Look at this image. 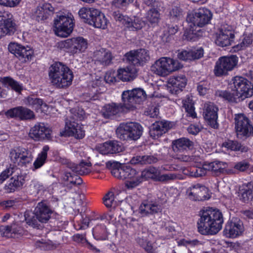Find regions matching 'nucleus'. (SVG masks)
Masks as SVG:
<instances>
[{"mask_svg":"<svg viewBox=\"0 0 253 253\" xmlns=\"http://www.w3.org/2000/svg\"><path fill=\"white\" fill-rule=\"evenodd\" d=\"M48 76L53 84L59 88L70 86L74 78L70 69L65 64L59 61L54 62L50 66Z\"/></svg>","mask_w":253,"mask_h":253,"instance_id":"20e7f679","label":"nucleus"},{"mask_svg":"<svg viewBox=\"0 0 253 253\" xmlns=\"http://www.w3.org/2000/svg\"><path fill=\"white\" fill-rule=\"evenodd\" d=\"M97 150L103 155L117 154L122 152L124 147L118 141H108L96 146Z\"/></svg>","mask_w":253,"mask_h":253,"instance_id":"5701e85b","label":"nucleus"},{"mask_svg":"<svg viewBox=\"0 0 253 253\" xmlns=\"http://www.w3.org/2000/svg\"><path fill=\"white\" fill-rule=\"evenodd\" d=\"M187 82V80L184 75L173 76L168 80V87L171 93L176 94L183 90Z\"/></svg>","mask_w":253,"mask_h":253,"instance_id":"b1692460","label":"nucleus"},{"mask_svg":"<svg viewBox=\"0 0 253 253\" xmlns=\"http://www.w3.org/2000/svg\"><path fill=\"white\" fill-rule=\"evenodd\" d=\"M126 109L125 106L123 103L112 102L105 104L102 108L101 113L104 118L112 119L124 112Z\"/></svg>","mask_w":253,"mask_h":253,"instance_id":"aec40b11","label":"nucleus"},{"mask_svg":"<svg viewBox=\"0 0 253 253\" xmlns=\"http://www.w3.org/2000/svg\"><path fill=\"white\" fill-rule=\"evenodd\" d=\"M239 196L244 203H248L253 199V181L244 183L239 187Z\"/></svg>","mask_w":253,"mask_h":253,"instance_id":"2f4dec72","label":"nucleus"},{"mask_svg":"<svg viewBox=\"0 0 253 253\" xmlns=\"http://www.w3.org/2000/svg\"><path fill=\"white\" fill-rule=\"evenodd\" d=\"M231 91L217 90L215 95L230 102L238 103L253 95V84L246 78L235 76L229 84Z\"/></svg>","mask_w":253,"mask_h":253,"instance_id":"f257e3e1","label":"nucleus"},{"mask_svg":"<svg viewBox=\"0 0 253 253\" xmlns=\"http://www.w3.org/2000/svg\"><path fill=\"white\" fill-rule=\"evenodd\" d=\"M187 193L193 201H203L209 198L207 188L200 184L192 185L187 189Z\"/></svg>","mask_w":253,"mask_h":253,"instance_id":"4be33fe9","label":"nucleus"},{"mask_svg":"<svg viewBox=\"0 0 253 253\" xmlns=\"http://www.w3.org/2000/svg\"><path fill=\"white\" fill-rule=\"evenodd\" d=\"M80 17L84 22L96 28L105 29L108 20L99 10L93 7H82L79 11Z\"/></svg>","mask_w":253,"mask_h":253,"instance_id":"423d86ee","label":"nucleus"},{"mask_svg":"<svg viewBox=\"0 0 253 253\" xmlns=\"http://www.w3.org/2000/svg\"><path fill=\"white\" fill-rule=\"evenodd\" d=\"M129 64L139 66H143L150 59L148 50L145 48H138L136 51H130L125 54Z\"/></svg>","mask_w":253,"mask_h":253,"instance_id":"a211bd4d","label":"nucleus"},{"mask_svg":"<svg viewBox=\"0 0 253 253\" xmlns=\"http://www.w3.org/2000/svg\"><path fill=\"white\" fill-rule=\"evenodd\" d=\"M113 56L112 53L110 51L104 52L103 55L99 58H97V60L104 66H108L112 63Z\"/></svg>","mask_w":253,"mask_h":253,"instance_id":"5fc2aeb1","label":"nucleus"},{"mask_svg":"<svg viewBox=\"0 0 253 253\" xmlns=\"http://www.w3.org/2000/svg\"><path fill=\"white\" fill-rule=\"evenodd\" d=\"M25 102L37 112L46 113L48 109V105L41 98L28 96L26 98Z\"/></svg>","mask_w":253,"mask_h":253,"instance_id":"7c9ffc66","label":"nucleus"},{"mask_svg":"<svg viewBox=\"0 0 253 253\" xmlns=\"http://www.w3.org/2000/svg\"><path fill=\"white\" fill-rule=\"evenodd\" d=\"M9 157L14 163H18L19 166H26L31 163L33 156L30 151L27 148L18 146L11 149Z\"/></svg>","mask_w":253,"mask_h":253,"instance_id":"ddd939ff","label":"nucleus"},{"mask_svg":"<svg viewBox=\"0 0 253 253\" xmlns=\"http://www.w3.org/2000/svg\"><path fill=\"white\" fill-rule=\"evenodd\" d=\"M210 89L207 82H200L197 85V90L200 95H205Z\"/></svg>","mask_w":253,"mask_h":253,"instance_id":"bf43d9fd","label":"nucleus"},{"mask_svg":"<svg viewBox=\"0 0 253 253\" xmlns=\"http://www.w3.org/2000/svg\"><path fill=\"white\" fill-rule=\"evenodd\" d=\"M11 13L0 14V38L5 35H12L17 30V25L12 19Z\"/></svg>","mask_w":253,"mask_h":253,"instance_id":"6ab92c4d","label":"nucleus"},{"mask_svg":"<svg viewBox=\"0 0 253 253\" xmlns=\"http://www.w3.org/2000/svg\"><path fill=\"white\" fill-rule=\"evenodd\" d=\"M177 27L172 26L169 27L167 33H164L162 37L164 42H169L173 40L172 35L177 32Z\"/></svg>","mask_w":253,"mask_h":253,"instance_id":"864d4df0","label":"nucleus"},{"mask_svg":"<svg viewBox=\"0 0 253 253\" xmlns=\"http://www.w3.org/2000/svg\"><path fill=\"white\" fill-rule=\"evenodd\" d=\"M106 167L111 170L112 175L115 177L119 179H126L125 184L126 188L132 189L137 186H133V185L131 184V183L135 182L140 177L139 171L135 169L116 162H108L106 163Z\"/></svg>","mask_w":253,"mask_h":253,"instance_id":"39448f33","label":"nucleus"},{"mask_svg":"<svg viewBox=\"0 0 253 253\" xmlns=\"http://www.w3.org/2000/svg\"><path fill=\"white\" fill-rule=\"evenodd\" d=\"M200 218L197 222L199 232L202 235H214L222 228L223 217L218 209L208 208L201 211Z\"/></svg>","mask_w":253,"mask_h":253,"instance_id":"f03ea898","label":"nucleus"},{"mask_svg":"<svg viewBox=\"0 0 253 253\" xmlns=\"http://www.w3.org/2000/svg\"><path fill=\"white\" fill-rule=\"evenodd\" d=\"M127 20L126 27L132 31L141 29L145 25V22L138 17H128Z\"/></svg>","mask_w":253,"mask_h":253,"instance_id":"a19ab883","label":"nucleus"},{"mask_svg":"<svg viewBox=\"0 0 253 253\" xmlns=\"http://www.w3.org/2000/svg\"><path fill=\"white\" fill-rule=\"evenodd\" d=\"M26 176L20 174L12 176L4 187L7 193H10L21 189L25 183Z\"/></svg>","mask_w":253,"mask_h":253,"instance_id":"bb28decb","label":"nucleus"},{"mask_svg":"<svg viewBox=\"0 0 253 253\" xmlns=\"http://www.w3.org/2000/svg\"><path fill=\"white\" fill-rule=\"evenodd\" d=\"M238 57L236 55L223 56L216 61L213 69V73L217 77H222L228 75L237 65Z\"/></svg>","mask_w":253,"mask_h":253,"instance_id":"9d476101","label":"nucleus"},{"mask_svg":"<svg viewBox=\"0 0 253 253\" xmlns=\"http://www.w3.org/2000/svg\"><path fill=\"white\" fill-rule=\"evenodd\" d=\"M146 98L145 91L140 88L125 90L122 94V102L126 110H133L136 104H141Z\"/></svg>","mask_w":253,"mask_h":253,"instance_id":"9b49d317","label":"nucleus"},{"mask_svg":"<svg viewBox=\"0 0 253 253\" xmlns=\"http://www.w3.org/2000/svg\"><path fill=\"white\" fill-rule=\"evenodd\" d=\"M85 234H75L73 236V240L74 241L81 243L82 244L84 245L86 242H87V239L85 237Z\"/></svg>","mask_w":253,"mask_h":253,"instance_id":"774afa93","label":"nucleus"},{"mask_svg":"<svg viewBox=\"0 0 253 253\" xmlns=\"http://www.w3.org/2000/svg\"><path fill=\"white\" fill-rule=\"evenodd\" d=\"M160 16V13L157 9L151 8L147 13L146 19L151 24L158 23Z\"/></svg>","mask_w":253,"mask_h":253,"instance_id":"de8ad7c7","label":"nucleus"},{"mask_svg":"<svg viewBox=\"0 0 253 253\" xmlns=\"http://www.w3.org/2000/svg\"><path fill=\"white\" fill-rule=\"evenodd\" d=\"M62 43L64 44V47H86L88 46L87 40L81 37L68 39Z\"/></svg>","mask_w":253,"mask_h":253,"instance_id":"f704fd0d","label":"nucleus"},{"mask_svg":"<svg viewBox=\"0 0 253 253\" xmlns=\"http://www.w3.org/2000/svg\"><path fill=\"white\" fill-rule=\"evenodd\" d=\"M219 33L226 35H227L228 36H229L231 39L234 38V34L232 31V28L230 26L226 25L222 26L220 30Z\"/></svg>","mask_w":253,"mask_h":253,"instance_id":"69168bd1","label":"nucleus"},{"mask_svg":"<svg viewBox=\"0 0 253 253\" xmlns=\"http://www.w3.org/2000/svg\"><path fill=\"white\" fill-rule=\"evenodd\" d=\"M170 123L166 121H156L149 128V134L154 139H158L169 129Z\"/></svg>","mask_w":253,"mask_h":253,"instance_id":"a878e982","label":"nucleus"},{"mask_svg":"<svg viewBox=\"0 0 253 253\" xmlns=\"http://www.w3.org/2000/svg\"><path fill=\"white\" fill-rule=\"evenodd\" d=\"M35 15L36 20L38 21L43 20L48 18V13L46 11H45L42 6L38 7L35 12Z\"/></svg>","mask_w":253,"mask_h":253,"instance_id":"4d7b16f0","label":"nucleus"},{"mask_svg":"<svg viewBox=\"0 0 253 253\" xmlns=\"http://www.w3.org/2000/svg\"><path fill=\"white\" fill-rule=\"evenodd\" d=\"M187 130L189 134L196 135L201 131V128L199 125L193 124L189 126Z\"/></svg>","mask_w":253,"mask_h":253,"instance_id":"338daca9","label":"nucleus"},{"mask_svg":"<svg viewBox=\"0 0 253 253\" xmlns=\"http://www.w3.org/2000/svg\"><path fill=\"white\" fill-rule=\"evenodd\" d=\"M90 220V219L86 216L85 218L82 217L80 221H77L74 224L75 228L77 230L85 229L88 227Z\"/></svg>","mask_w":253,"mask_h":253,"instance_id":"6e6d98bb","label":"nucleus"},{"mask_svg":"<svg viewBox=\"0 0 253 253\" xmlns=\"http://www.w3.org/2000/svg\"><path fill=\"white\" fill-rule=\"evenodd\" d=\"M169 19L172 21L178 20L182 17V9L177 6H172L169 10Z\"/></svg>","mask_w":253,"mask_h":253,"instance_id":"603ef678","label":"nucleus"},{"mask_svg":"<svg viewBox=\"0 0 253 253\" xmlns=\"http://www.w3.org/2000/svg\"><path fill=\"white\" fill-rule=\"evenodd\" d=\"M25 220L29 225L36 228L38 226V219L36 218L35 210L34 212L30 211H26L24 212Z\"/></svg>","mask_w":253,"mask_h":253,"instance_id":"a18cd8bd","label":"nucleus"},{"mask_svg":"<svg viewBox=\"0 0 253 253\" xmlns=\"http://www.w3.org/2000/svg\"><path fill=\"white\" fill-rule=\"evenodd\" d=\"M250 164L246 161L237 162L234 166V168L240 171H245L249 169Z\"/></svg>","mask_w":253,"mask_h":253,"instance_id":"680f3d73","label":"nucleus"},{"mask_svg":"<svg viewBox=\"0 0 253 253\" xmlns=\"http://www.w3.org/2000/svg\"><path fill=\"white\" fill-rule=\"evenodd\" d=\"M4 115L7 119H15L19 121L31 120L35 115L31 109L23 106H17L7 110Z\"/></svg>","mask_w":253,"mask_h":253,"instance_id":"2eb2a0df","label":"nucleus"},{"mask_svg":"<svg viewBox=\"0 0 253 253\" xmlns=\"http://www.w3.org/2000/svg\"><path fill=\"white\" fill-rule=\"evenodd\" d=\"M103 204L108 208H114L117 206V202L115 201V195L113 192H109L103 199Z\"/></svg>","mask_w":253,"mask_h":253,"instance_id":"49530a36","label":"nucleus"},{"mask_svg":"<svg viewBox=\"0 0 253 253\" xmlns=\"http://www.w3.org/2000/svg\"><path fill=\"white\" fill-rule=\"evenodd\" d=\"M14 172V168L11 167L6 169L0 174V184L2 183Z\"/></svg>","mask_w":253,"mask_h":253,"instance_id":"052dcab7","label":"nucleus"},{"mask_svg":"<svg viewBox=\"0 0 253 253\" xmlns=\"http://www.w3.org/2000/svg\"><path fill=\"white\" fill-rule=\"evenodd\" d=\"M137 70L135 66L130 64L128 66L118 70V78L123 82L133 81L137 77Z\"/></svg>","mask_w":253,"mask_h":253,"instance_id":"c85d7f7f","label":"nucleus"},{"mask_svg":"<svg viewBox=\"0 0 253 253\" xmlns=\"http://www.w3.org/2000/svg\"><path fill=\"white\" fill-rule=\"evenodd\" d=\"M93 238L96 240L103 241L108 238V232L104 224H97L92 230Z\"/></svg>","mask_w":253,"mask_h":253,"instance_id":"e433bc0d","label":"nucleus"},{"mask_svg":"<svg viewBox=\"0 0 253 253\" xmlns=\"http://www.w3.org/2000/svg\"><path fill=\"white\" fill-rule=\"evenodd\" d=\"M173 178L171 174H161L160 171L156 168L149 167L143 169L140 174V177L135 182L131 183L134 186H139L144 181L152 179L154 181L165 182Z\"/></svg>","mask_w":253,"mask_h":253,"instance_id":"f8f14e48","label":"nucleus"},{"mask_svg":"<svg viewBox=\"0 0 253 253\" xmlns=\"http://www.w3.org/2000/svg\"><path fill=\"white\" fill-rule=\"evenodd\" d=\"M244 231L243 222L238 218L233 217L226 224L223 233L226 237L235 238L241 235Z\"/></svg>","mask_w":253,"mask_h":253,"instance_id":"f3484780","label":"nucleus"},{"mask_svg":"<svg viewBox=\"0 0 253 253\" xmlns=\"http://www.w3.org/2000/svg\"><path fill=\"white\" fill-rule=\"evenodd\" d=\"M70 169H73V171L78 172L79 174H84L85 173L84 170H82V169H84L85 167H90L91 166L90 163H87L82 160L78 165L75 164H70L69 165Z\"/></svg>","mask_w":253,"mask_h":253,"instance_id":"3c124183","label":"nucleus"},{"mask_svg":"<svg viewBox=\"0 0 253 253\" xmlns=\"http://www.w3.org/2000/svg\"><path fill=\"white\" fill-rule=\"evenodd\" d=\"M181 68L182 65L177 60L167 57L160 58L151 67L152 71L154 73L163 77Z\"/></svg>","mask_w":253,"mask_h":253,"instance_id":"1a4fd4ad","label":"nucleus"},{"mask_svg":"<svg viewBox=\"0 0 253 253\" xmlns=\"http://www.w3.org/2000/svg\"><path fill=\"white\" fill-rule=\"evenodd\" d=\"M235 120V128L238 135L247 138L253 134V126L252 122L244 114H238Z\"/></svg>","mask_w":253,"mask_h":253,"instance_id":"4468645a","label":"nucleus"},{"mask_svg":"<svg viewBox=\"0 0 253 253\" xmlns=\"http://www.w3.org/2000/svg\"><path fill=\"white\" fill-rule=\"evenodd\" d=\"M0 232L2 236L7 238L12 237V234L15 233L11 225H1L0 226Z\"/></svg>","mask_w":253,"mask_h":253,"instance_id":"13d9d810","label":"nucleus"},{"mask_svg":"<svg viewBox=\"0 0 253 253\" xmlns=\"http://www.w3.org/2000/svg\"><path fill=\"white\" fill-rule=\"evenodd\" d=\"M218 108L213 103L209 102L204 104L203 116L208 125L212 128L218 129Z\"/></svg>","mask_w":253,"mask_h":253,"instance_id":"dca6fc26","label":"nucleus"},{"mask_svg":"<svg viewBox=\"0 0 253 253\" xmlns=\"http://www.w3.org/2000/svg\"><path fill=\"white\" fill-rule=\"evenodd\" d=\"M51 130L44 124L38 123L30 129L29 135L35 141H41L51 137Z\"/></svg>","mask_w":253,"mask_h":253,"instance_id":"412c9836","label":"nucleus"},{"mask_svg":"<svg viewBox=\"0 0 253 253\" xmlns=\"http://www.w3.org/2000/svg\"><path fill=\"white\" fill-rule=\"evenodd\" d=\"M35 210L36 218L42 223H46L52 213V211L44 201L39 203Z\"/></svg>","mask_w":253,"mask_h":253,"instance_id":"cd10ccee","label":"nucleus"},{"mask_svg":"<svg viewBox=\"0 0 253 253\" xmlns=\"http://www.w3.org/2000/svg\"><path fill=\"white\" fill-rule=\"evenodd\" d=\"M143 235L138 236L137 239V242L147 252L151 253L153 252V247L148 239V232H143Z\"/></svg>","mask_w":253,"mask_h":253,"instance_id":"79ce46f5","label":"nucleus"},{"mask_svg":"<svg viewBox=\"0 0 253 253\" xmlns=\"http://www.w3.org/2000/svg\"><path fill=\"white\" fill-rule=\"evenodd\" d=\"M74 26L71 13H59L54 20V31L58 37H68L72 32Z\"/></svg>","mask_w":253,"mask_h":253,"instance_id":"6e6552de","label":"nucleus"},{"mask_svg":"<svg viewBox=\"0 0 253 253\" xmlns=\"http://www.w3.org/2000/svg\"><path fill=\"white\" fill-rule=\"evenodd\" d=\"M49 149L48 145L43 147L42 151L38 155L37 158L33 163V170L41 168L45 163L47 158V152Z\"/></svg>","mask_w":253,"mask_h":253,"instance_id":"58836bf2","label":"nucleus"},{"mask_svg":"<svg viewBox=\"0 0 253 253\" xmlns=\"http://www.w3.org/2000/svg\"><path fill=\"white\" fill-rule=\"evenodd\" d=\"M72 171H65L62 178L64 181L69 182L70 183L74 185H80L83 183V179L79 175L78 172L73 171V169H71Z\"/></svg>","mask_w":253,"mask_h":253,"instance_id":"4c0bfd02","label":"nucleus"},{"mask_svg":"<svg viewBox=\"0 0 253 253\" xmlns=\"http://www.w3.org/2000/svg\"><path fill=\"white\" fill-rule=\"evenodd\" d=\"M21 0H0V4L7 7H14L17 6Z\"/></svg>","mask_w":253,"mask_h":253,"instance_id":"0e129e2a","label":"nucleus"},{"mask_svg":"<svg viewBox=\"0 0 253 253\" xmlns=\"http://www.w3.org/2000/svg\"><path fill=\"white\" fill-rule=\"evenodd\" d=\"M189 174L192 177H201L205 175L207 173V169L200 167L192 166L188 168Z\"/></svg>","mask_w":253,"mask_h":253,"instance_id":"09e8293b","label":"nucleus"},{"mask_svg":"<svg viewBox=\"0 0 253 253\" xmlns=\"http://www.w3.org/2000/svg\"><path fill=\"white\" fill-rule=\"evenodd\" d=\"M159 211V208L157 204L153 203L152 202L145 200L141 204L138 212L141 216H146L157 213Z\"/></svg>","mask_w":253,"mask_h":253,"instance_id":"473e14b6","label":"nucleus"},{"mask_svg":"<svg viewBox=\"0 0 253 253\" xmlns=\"http://www.w3.org/2000/svg\"><path fill=\"white\" fill-rule=\"evenodd\" d=\"M8 50L12 52L14 51L15 53L17 55L22 58L24 59L25 61L31 60L34 56L33 48H8Z\"/></svg>","mask_w":253,"mask_h":253,"instance_id":"ea45409f","label":"nucleus"},{"mask_svg":"<svg viewBox=\"0 0 253 253\" xmlns=\"http://www.w3.org/2000/svg\"><path fill=\"white\" fill-rule=\"evenodd\" d=\"M4 84H7L11 89L18 93H21L23 90V85L17 81L10 77H4L3 80Z\"/></svg>","mask_w":253,"mask_h":253,"instance_id":"37998d69","label":"nucleus"},{"mask_svg":"<svg viewBox=\"0 0 253 253\" xmlns=\"http://www.w3.org/2000/svg\"><path fill=\"white\" fill-rule=\"evenodd\" d=\"M66 135L72 136L77 139H83L85 136L84 126L81 123L70 121L66 123Z\"/></svg>","mask_w":253,"mask_h":253,"instance_id":"393cba45","label":"nucleus"},{"mask_svg":"<svg viewBox=\"0 0 253 253\" xmlns=\"http://www.w3.org/2000/svg\"><path fill=\"white\" fill-rule=\"evenodd\" d=\"M222 147H224L228 150L232 151H240L241 152H246L248 150V147L244 145L241 144L236 140L227 139L222 144Z\"/></svg>","mask_w":253,"mask_h":253,"instance_id":"c9c22d12","label":"nucleus"},{"mask_svg":"<svg viewBox=\"0 0 253 253\" xmlns=\"http://www.w3.org/2000/svg\"><path fill=\"white\" fill-rule=\"evenodd\" d=\"M182 104V106L185 109V112L187 113V116L192 119L196 118L197 113L195 111V108L194 105L186 100H183Z\"/></svg>","mask_w":253,"mask_h":253,"instance_id":"8fccbe9b","label":"nucleus"},{"mask_svg":"<svg viewBox=\"0 0 253 253\" xmlns=\"http://www.w3.org/2000/svg\"><path fill=\"white\" fill-rule=\"evenodd\" d=\"M233 39L228 36L227 35H226L219 33L217 36L215 42L217 46L224 47L230 45Z\"/></svg>","mask_w":253,"mask_h":253,"instance_id":"c03bdc74","label":"nucleus"},{"mask_svg":"<svg viewBox=\"0 0 253 253\" xmlns=\"http://www.w3.org/2000/svg\"><path fill=\"white\" fill-rule=\"evenodd\" d=\"M193 147L194 142L188 138H180L172 142V149L177 153L191 150Z\"/></svg>","mask_w":253,"mask_h":253,"instance_id":"c756f323","label":"nucleus"},{"mask_svg":"<svg viewBox=\"0 0 253 253\" xmlns=\"http://www.w3.org/2000/svg\"><path fill=\"white\" fill-rule=\"evenodd\" d=\"M116 132L117 137L121 140H136L142 135L143 127L138 123H121L117 127Z\"/></svg>","mask_w":253,"mask_h":253,"instance_id":"0eeeda50","label":"nucleus"},{"mask_svg":"<svg viewBox=\"0 0 253 253\" xmlns=\"http://www.w3.org/2000/svg\"><path fill=\"white\" fill-rule=\"evenodd\" d=\"M204 48H197L196 50H190L189 51L183 50L178 53V58L183 61H192L198 59L203 57L204 54Z\"/></svg>","mask_w":253,"mask_h":253,"instance_id":"72a5a7b5","label":"nucleus"},{"mask_svg":"<svg viewBox=\"0 0 253 253\" xmlns=\"http://www.w3.org/2000/svg\"><path fill=\"white\" fill-rule=\"evenodd\" d=\"M210 10L206 8H199L188 15L186 21L188 22L189 27L184 34V38L187 41L194 40L196 37L200 36L201 30L197 29L203 27L209 23L212 18Z\"/></svg>","mask_w":253,"mask_h":253,"instance_id":"7ed1b4c3","label":"nucleus"},{"mask_svg":"<svg viewBox=\"0 0 253 253\" xmlns=\"http://www.w3.org/2000/svg\"><path fill=\"white\" fill-rule=\"evenodd\" d=\"M113 17L116 21H118L121 22L125 26H126V21H127V19L128 18V17L123 15L118 11L113 12Z\"/></svg>","mask_w":253,"mask_h":253,"instance_id":"e2e57ef3","label":"nucleus"}]
</instances>
